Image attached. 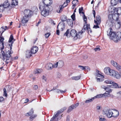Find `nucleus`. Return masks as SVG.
<instances>
[{"instance_id": "nucleus-43", "label": "nucleus", "mask_w": 121, "mask_h": 121, "mask_svg": "<svg viewBox=\"0 0 121 121\" xmlns=\"http://www.w3.org/2000/svg\"><path fill=\"white\" fill-rule=\"evenodd\" d=\"M94 99V97H93L92 98L88 100H86L85 101V103H89L91 102H92Z\"/></svg>"}, {"instance_id": "nucleus-57", "label": "nucleus", "mask_w": 121, "mask_h": 121, "mask_svg": "<svg viewBox=\"0 0 121 121\" xmlns=\"http://www.w3.org/2000/svg\"><path fill=\"white\" fill-rule=\"evenodd\" d=\"M50 34L49 33H48L46 34H45V37L46 38H48L49 36L50 35Z\"/></svg>"}, {"instance_id": "nucleus-56", "label": "nucleus", "mask_w": 121, "mask_h": 121, "mask_svg": "<svg viewBox=\"0 0 121 121\" xmlns=\"http://www.w3.org/2000/svg\"><path fill=\"white\" fill-rule=\"evenodd\" d=\"M5 28H4V27L2 26V27L1 28V29H4V30H2L3 32H2V33H1V34H2V33H3L5 30H6V29L7 28V26H5Z\"/></svg>"}, {"instance_id": "nucleus-54", "label": "nucleus", "mask_w": 121, "mask_h": 121, "mask_svg": "<svg viewBox=\"0 0 121 121\" xmlns=\"http://www.w3.org/2000/svg\"><path fill=\"white\" fill-rule=\"evenodd\" d=\"M84 70H87V71H89L90 70V69L88 67L85 66Z\"/></svg>"}, {"instance_id": "nucleus-2", "label": "nucleus", "mask_w": 121, "mask_h": 121, "mask_svg": "<svg viewBox=\"0 0 121 121\" xmlns=\"http://www.w3.org/2000/svg\"><path fill=\"white\" fill-rule=\"evenodd\" d=\"M111 28H110L107 31V35L110 36V38L112 39L115 42H117L121 40V32H119L116 34L115 33L112 31Z\"/></svg>"}, {"instance_id": "nucleus-42", "label": "nucleus", "mask_w": 121, "mask_h": 121, "mask_svg": "<svg viewBox=\"0 0 121 121\" xmlns=\"http://www.w3.org/2000/svg\"><path fill=\"white\" fill-rule=\"evenodd\" d=\"M3 95L4 96H5L6 97H7V91L6 89L4 88L3 89Z\"/></svg>"}, {"instance_id": "nucleus-10", "label": "nucleus", "mask_w": 121, "mask_h": 121, "mask_svg": "<svg viewBox=\"0 0 121 121\" xmlns=\"http://www.w3.org/2000/svg\"><path fill=\"white\" fill-rule=\"evenodd\" d=\"M70 34L71 36L73 37V39L75 40L77 39L76 35L77 33L75 30H72L70 32Z\"/></svg>"}, {"instance_id": "nucleus-24", "label": "nucleus", "mask_w": 121, "mask_h": 121, "mask_svg": "<svg viewBox=\"0 0 121 121\" xmlns=\"http://www.w3.org/2000/svg\"><path fill=\"white\" fill-rule=\"evenodd\" d=\"M33 113L34 111L33 110L32 108H31L29 112L26 113L25 115L26 116H29L31 115Z\"/></svg>"}, {"instance_id": "nucleus-53", "label": "nucleus", "mask_w": 121, "mask_h": 121, "mask_svg": "<svg viewBox=\"0 0 121 121\" xmlns=\"http://www.w3.org/2000/svg\"><path fill=\"white\" fill-rule=\"evenodd\" d=\"M67 22L69 24H70V25H71V24L72 25L73 24V21L71 19H70Z\"/></svg>"}, {"instance_id": "nucleus-55", "label": "nucleus", "mask_w": 121, "mask_h": 121, "mask_svg": "<svg viewBox=\"0 0 121 121\" xmlns=\"http://www.w3.org/2000/svg\"><path fill=\"white\" fill-rule=\"evenodd\" d=\"M57 63V62L56 63L54 64L53 65V68H56L58 67V65Z\"/></svg>"}, {"instance_id": "nucleus-11", "label": "nucleus", "mask_w": 121, "mask_h": 121, "mask_svg": "<svg viewBox=\"0 0 121 121\" xmlns=\"http://www.w3.org/2000/svg\"><path fill=\"white\" fill-rule=\"evenodd\" d=\"M101 19L100 16L99 15H97L96 17V20H94V22L96 24H100L101 22Z\"/></svg>"}, {"instance_id": "nucleus-14", "label": "nucleus", "mask_w": 121, "mask_h": 121, "mask_svg": "<svg viewBox=\"0 0 121 121\" xmlns=\"http://www.w3.org/2000/svg\"><path fill=\"white\" fill-rule=\"evenodd\" d=\"M112 117H116L118 116L119 112L116 110L112 109Z\"/></svg>"}, {"instance_id": "nucleus-35", "label": "nucleus", "mask_w": 121, "mask_h": 121, "mask_svg": "<svg viewBox=\"0 0 121 121\" xmlns=\"http://www.w3.org/2000/svg\"><path fill=\"white\" fill-rule=\"evenodd\" d=\"M109 85L107 86V88H106L105 90L106 91V92H108L109 93H110L112 92V90L109 88H110Z\"/></svg>"}, {"instance_id": "nucleus-16", "label": "nucleus", "mask_w": 121, "mask_h": 121, "mask_svg": "<svg viewBox=\"0 0 121 121\" xmlns=\"http://www.w3.org/2000/svg\"><path fill=\"white\" fill-rule=\"evenodd\" d=\"M84 32V29H82L81 31L79 32L77 34V33L76 36L77 37V39L78 38L80 39L82 37V34Z\"/></svg>"}, {"instance_id": "nucleus-19", "label": "nucleus", "mask_w": 121, "mask_h": 121, "mask_svg": "<svg viewBox=\"0 0 121 121\" xmlns=\"http://www.w3.org/2000/svg\"><path fill=\"white\" fill-rule=\"evenodd\" d=\"M43 3L45 4L46 6H48V7L50 5V3L51 2L50 0H42Z\"/></svg>"}, {"instance_id": "nucleus-22", "label": "nucleus", "mask_w": 121, "mask_h": 121, "mask_svg": "<svg viewBox=\"0 0 121 121\" xmlns=\"http://www.w3.org/2000/svg\"><path fill=\"white\" fill-rule=\"evenodd\" d=\"M46 66L48 70H51L53 68V64L51 63H48L47 64Z\"/></svg>"}, {"instance_id": "nucleus-1", "label": "nucleus", "mask_w": 121, "mask_h": 121, "mask_svg": "<svg viewBox=\"0 0 121 121\" xmlns=\"http://www.w3.org/2000/svg\"><path fill=\"white\" fill-rule=\"evenodd\" d=\"M13 39V36L11 35L9 40V48L8 47L5 48V53L3 51H2L4 49V38L2 37H1L0 39V46H1L0 48L1 53L3 56V59L4 61L5 60V62L7 64L9 63V61H7L11 57V54L13 52L12 50V47L14 42L12 41Z\"/></svg>"}, {"instance_id": "nucleus-47", "label": "nucleus", "mask_w": 121, "mask_h": 121, "mask_svg": "<svg viewBox=\"0 0 121 121\" xmlns=\"http://www.w3.org/2000/svg\"><path fill=\"white\" fill-rule=\"evenodd\" d=\"M66 109V107H64L63 108H62L60 110L58 111L59 112V113H61L63 111H64Z\"/></svg>"}, {"instance_id": "nucleus-32", "label": "nucleus", "mask_w": 121, "mask_h": 121, "mask_svg": "<svg viewBox=\"0 0 121 121\" xmlns=\"http://www.w3.org/2000/svg\"><path fill=\"white\" fill-rule=\"evenodd\" d=\"M103 94H100L97 95H96L94 97V99L96 98H101L104 97Z\"/></svg>"}, {"instance_id": "nucleus-18", "label": "nucleus", "mask_w": 121, "mask_h": 121, "mask_svg": "<svg viewBox=\"0 0 121 121\" xmlns=\"http://www.w3.org/2000/svg\"><path fill=\"white\" fill-rule=\"evenodd\" d=\"M32 53L30 50H28L26 51L25 53V56L26 58H29L32 56Z\"/></svg>"}, {"instance_id": "nucleus-51", "label": "nucleus", "mask_w": 121, "mask_h": 121, "mask_svg": "<svg viewBox=\"0 0 121 121\" xmlns=\"http://www.w3.org/2000/svg\"><path fill=\"white\" fill-rule=\"evenodd\" d=\"M99 120L100 121H105L106 119L104 118L100 117V116L99 117Z\"/></svg>"}, {"instance_id": "nucleus-33", "label": "nucleus", "mask_w": 121, "mask_h": 121, "mask_svg": "<svg viewBox=\"0 0 121 121\" xmlns=\"http://www.w3.org/2000/svg\"><path fill=\"white\" fill-rule=\"evenodd\" d=\"M96 73L95 74V75L97 77H101L102 78H104V77L102 75H101L99 73V71L97 70H96Z\"/></svg>"}, {"instance_id": "nucleus-62", "label": "nucleus", "mask_w": 121, "mask_h": 121, "mask_svg": "<svg viewBox=\"0 0 121 121\" xmlns=\"http://www.w3.org/2000/svg\"><path fill=\"white\" fill-rule=\"evenodd\" d=\"M83 18L84 21L85 22H86L87 20V17L84 14L83 16Z\"/></svg>"}, {"instance_id": "nucleus-26", "label": "nucleus", "mask_w": 121, "mask_h": 121, "mask_svg": "<svg viewBox=\"0 0 121 121\" xmlns=\"http://www.w3.org/2000/svg\"><path fill=\"white\" fill-rule=\"evenodd\" d=\"M121 22L118 20L117 21L116 23H115V26L116 28L117 29L119 28L121 26Z\"/></svg>"}, {"instance_id": "nucleus-60", "label": "nucleus", "mask_w": 121, "mask_h": 121, "mask_svg": "<svg viewBox=\"0 0 121 121\" xmlns=\"http://www.w3.org/2000/svg\"><path fill=\"white\" fill-rule=\"evenodd\" d=\"M98 25L96 24V25H94L93 27V28L97 29V28H99V26Z\"/></svg>"}, {"instance_id": "nucleus-4", "label": "nucleus", "mask_w": 121, "mask_h": 121, "mask_svg": "<svg viewBox=\"0 0 121 121\" xmlns=\"http://www.w3.org/2000/svg\"><path fill=\"white\" fill-rule=\"evenodd\" d=\"M108 18L109 19H112L117 21L119 18V15L113 11H111V13L109 14Z\"/></svg>"}, {"instance_id": "nucleus-44", "label": "nucleus", "mask_w": 121, "mask_h": 121, "mask_svg": "<svg viewBox=\"0 0 121 121\" xmlns=\"http://www.w3.org/2000/svg\"><path fill=\"white\" fill-rule=\"evenodd\" d=\"M61 20L63 22L66 21L67 18L66 17L65 15L62 16L61 18Z\"/></svg>"}, {"instance_id": "nucleus-38", "label": "nucleus", "mask_w": 121, "mask_h": 121, "mask_svg": "<svg viewBox=\"0 0 121 121\" xmlns=\"http://www.w3.org/2000/svg\"><path fill=\"white\" fill-rule=\"evenodd\" d=\"M55 93H59L60 92L62 93H64V92L63 91H62L61 90H59L58 89H56L54 91Z\"/></svg>"}, {"instance_id": "nucleus-58", "label": "nucleus", "mask_w": 121, "mask_h": 121, "mask_svg": "<svg viewBox=\"0 0 121 121\" xmlns=\"http://www.w3.org/2000/svg\"><path fill=\"white\" fill-rule=\"evenodd\" d=\"M78 67L80 68V69L81 70H84L85 67L79 65L78 66Z\"/></svg>"}, {"instance_id": "nucleus-7", "label": "nucleus", "mask_w": 121, "mask_h": 121, "mask_svg": "<svg viewBox=\"0 0 121 121\" xmlns=\"http://www.w3.org/2000/svg\"><path fill=\"white\" fill-rule=\"evenodd\" d=\"M29 18V17L25 16L22 17L21 18V22L22 25L24 26L25 24L28 22Z\"/></svg>"}, {"instance_id": "nucleus-39", "label": "nucleus", "mask_w": 121, "mask_h": 121, "mask_svg": "<svg viewBox=\"0 0 121 121\" xmlns=\"http://www.w3.org/2000/svg\"><path fill=\"white\" fill-rule=\"evenodd\" d=\"M114 77H115L117 79H118L120 78V75L117 72H116V74Z\"/></svg>"}, {"instance_id": "nucleus-28", "label": "nucleus", "mask_w": 121, "mask_h": 121, "mask_svg": "<svg viewBox=\"0 0 121 121\" xmlns=\"http://www.w3.org/2000/svg\"><path fill=\"white\" fill-rule=\"evenodd\" d=\"M116 72L114 70L111 69L109 74L111 76L114 77L116 74Z\"/></svg>"}, {"instance_id": "nucleus-17", "label": "nucleus", "mask_w": 121, "mask_h": 121, "mask_svg": "<svg viewBox=\"0 0 121 121\" xmlns=\"http://www.w3.org/2000/svg\"><path fill=\"white\" fill-rule=\"evenodd\" d=\"M113 20L112 19L108 18V19L107 21L106 24L109 26H112L114 23Z\"/></svg>"}, {"instance_id": "nucleus-41", "label": "nucleus", "mask_w": 121, "mask_h": 121, "mask_svg": "<svg viewBox=\"0 0 121 121\" xmlns=\"http://www.w3.org/2000/svg\"><path fill=\"white\" fill-rule=\"evenodd\" d=\"M37 115L36 114L33 115L31 116L30 117V120L32 121L36 117Z\"/></svg>"}, {"instance_id": "nucleus-29", "label": "nucleus", "mask_w": 121, "mask_h": 121, "mask_svg": "<svg viewBox=\"0 0 121 121\" xmlns=\"http://www.w3.org/2000/svg\"><path fill=\"white\" fill-rule=\"evenodd\" d=\"M111 70L110 69L109 67L105 68L104 69V73L107 74H109V72Z\"/></svg>"}, {"instance_id": "nucleus-61", "label": "nucleus", "mask_w": 121, "mask_h": 121, "mask_svg": "<svg viewBox=\"0 0 121 121\" xmlns=\"http://www.w3.org/2000/svg\"><path fill=\"white\" fill-rule=\"evenodd\" d=\"M38 88V86L37 85H35L33 87V89L35 90H37Z\"/></svg>"}, {"instance_id": "nucleus-59", "label": "nucleus", "mask_w": 121, "mask_h": 121, "mask_svg": "<svg viewBox=\"0 0 121 121\" xmlns=\"http://www.w3.org/2000/svg\"><path fill=\"white\" fill-rule=\"evenodd\" d=\"M71 17L73 21H74L75 20V15H72L71 16Z\"/></svg>"}, {"instance_id": "nucleus-37", "label": "nucleus", "mask_w": 121, "mask_h": 121, "mask_svg": "<svg viewBox=\"0 0 121 121\" xmlns=\"http://www.w3.org/2000/svg\"><path fill=\"white\" fill-rule=\"evenodd\" d=\"M72 4L73 6H76L78 4V1L77 0H74L72 2Z\"/></svg>"}, {"instance_id": "nucleus-31", "label": "nucleus", "mask_w": 121, "mask_h": 121, "mask_svg": "<svg viewBox=\"0 0 121 121\" xmlns=\"http://www.w3.org/2000/svg\"><path fill=\"white\" fill-rule=\"evenodd\" d=\"M86 24V26L85 25L84 26V30H88L89 28H90V25L89 24H87V23L86 22L85 23V24Z\"/></svg>"}, {"instance_id": "nucleus-13", "label": "nucleus", "mask_w": 121, "mask_h": 121, "mask_svg": "<svg viewBox=\"0 0 121 121\" xmlns=\"http://www.w3.org/2000/svg\"><path fill=\"white\" fill-rule=\"evenodd\" d=\"M112 82L113 83H111L112 84L111 85H109L110 87L111 88H121L120 86H118L117 84L115 83L114 81H112Z\"/></svg>"}, {"instance_id": "nucleus-27", "label": "nucleus", "mask_w": 121, "mask_h": 121, "mask_svg": "<svg viewBox=\"0 0 121 121\" xmlns=\"http://www.w3.org/2000/svg\"><path fill=\"white\" fill-rule=\"evenodd\" d=\"M18 4V1L17 0H12L11 3V5L13 7Z\"/></svg>"}, {"instance_id": "nucleus-40", "label": "nucleus", "mask_w": 121, "mask_h": 121, "mask_svg": "<svg viewBox=\"0 0 121 121\" xmlns=\"http://www.w3.org/2000/svg\"><path fill=\"white\" fill-rule=\"evenodd\" d=\"M111 63L115 67L118 64L117 62L113 60H111Z\"/></svg>"}, {"instance_id": "nucleus-49", "label": "nucleus", "mask_w": 121, "mask_h": 121, "mask_svg": "<svg viewBox=\"0 0 121 121\" xmlns=\"http://www.w3.org/2000/svg\"><path fill=\"white\" fill-rule=\"evenodd\" d=\"M60 113H59V112L58 111L57 112H56L54 114V116L56 117H59V116L60 115L59 114H60Z\"/></svg>"}, {"instance_id": "nucleus-15", "label": "nucleus", "mask_w": 121, "mask_h": 121, "mask_svg": "<svg viewBox=\"0 0 121 121\" xmlns=\"http://www.w3.org/2000/svg\"><path fill=\"white\" fill-rule=\"evenodd\" d=\"M113 11L118 14L119 15L121 14V8H114L113 9Z\"/></svg>"}, {"instance_id": "nucleus-9", "label": "nucleus", "mask_w": 121, "mask_h": 121, "mask_svg": "<svg viewBox=\"0 0 121 121\" xmlns=\"http://www.w3.org/2000/svg\"><path fill=\"white\" fill-rule=\"evenodd\" d=\"M65 24L63 22H60L58 25L57 27V29H59L61 31H63L65 28Z\"/></svg>"}, {"instance_id": "nucleus-63", "label": "nucleus", "mask_w": 121, "mask_h": 121, "mask_svg": "<svg viewBox=\"0 0 121 121\" xmlns=\"http://www.w3.org/2000/svg\"><path fill=\"white\" fill-rule=\"evenodd\" d=\"M88 57L86 55H84L83 56V58L84 59H86Z\"/></svg>"}, {"instance_id": "nucleus-50", "label": "nucleus", "mask_w": 121, "mask_h": 121, "mask_svg": "<svg viewBox=\"0 0 121 121\" xmlns=\"http://www.w3.org/2000/svg\"><path fill=\"white\" fill-rule=\"evenodd\" d=\"M83 8L82 7H81V8H80L79 9V13H82L84 14V13L83 12H82V11L83 10Z\"/></svg>"}, {"instance_id": "nucleus-48", "label": "nucleus", "mask_w": 121, "mask_h": 121, "mask_svg": "<svg viewBox=\"0 0 121 121\" xmlns=\"http://www.w3.org/2000/svg\"><path fill=\"white\" fill-rule=\"evenodd\" d=\"M112 81H111L109 80H107L105 81L104 82L107 84H111V83H113L112 82Z\"/></svg>"}, {"instance_id": "nucleus-5", "label": "nucleus", "mask_w": 121, "mask_h": 121, "mask_svg": "<svg viewBox=\"0 0 121 121\" xmlns=\"http://www.w3.org/2000/svg\"><path fill=\"white\" fill-rule=\"evenodd\" d=\"M112 109H109L104 110L103 111V113L104 115H105L107 117L110 118L112 116Z\"/></svg>"}, {"instance_id": "nucleus-20", "label": "nucleus", "mask_w": 121, "mask_h": 121, "mask_svg": "<svg viewBox=\"0 0 121 121\" xmlns=\"http://www.w3.org/2000/svg\"><path fill=\"white\" fill-rule=\"evenodd\" d=\"M58 65V68L62 67L64 65L63 62L62 60L59 61L57 62Z\"/></svg>"}, {"instance_id": "nucleus-12", "label": "nucleus", "mask_w": 121, "mask_h": 121, "mask_svg": "<svg viewBox=\"0 0 121 121\" xmlns=\"http://www.w3.org/2000/svg\"><path fill=\"white\" fill-rule=\"evenodd\" d=\"M38 48L37 47L34 46L32 48L30 51L32 54H35L38 51Z\"/></svg>"}, {"instance_id": "nucleus-21", "label": "nucleus", "mask_w": 121, "mask_h": 121, "mask_svg": "<svg viewBox=\"0 0 121 121\" xmlns=\"http://www.w3.org/2000/svg\"><path fill=\"white\" fill-rule=\"evenodd\" d=\"M9 5L10 4L8 3V1L7 0L4 2L3 3V7L4 8H5L9 7Z\"/></svg>"}, {"instance_id": "nucleus-23", "label": "nucleus", "mask_w": 121, "mask_h": 121, "mask_svg": "<svg viewBox=\"0 0 121 121\" xmlns=\"http://www.w3.org/2000/svg\"><path fill=\"white\" fill-rule=\"evenodd\" d=\"M67 4L66 3V4L65 5H62L61 6H60H60L59 7V8H60V9L57 10V12L59 13H61L62 11V9H63V8L64 7L66 6L67 5Z\"/></svg>"}, {"instance_id": "nucleus-25", "label": "nucleus", "mask_w": 121, "mask_h": 121, "mask_svg": "<svg viewBox=\"0 0 121 121\" xmlns=\"http://www.w3.org/2000/svg\"><path fill=\"white\" fill-rule=\"evenodd\" d=\"M118 0H111V4L112 6L116 5L117 4L118 2Z\"/></svg>"}, {"instance_id": "nucleus-34", "label": "nucleus", "mask_w": 121, "mask_h": 121, "mask_svg": "<svg viewBox=\"0 0 121 121\" xmlns=\"http://www.w3.org/2000/svg\"><path fill=\"white\" fill-rule=\"evenodd\" d=\"M59 117L54 116L53 117L54 118V121H57L58 120L61 118L62 117V116L61 115H59Z\"/></svg>"}, {"instance_id": "nucleus-6", "label": "nucleus", "mask_w": 121, "mask_h": 121, "mask_svg": "<svg viewBox=\"0 0 121 121\" xmlns=\"http://www.w3.org/2000/svg\"><path fill=\"white\" fill-rule=\"evenodd\" d=\"M24 13L25 16L29 18L32 15L33 12L31 10L27 9L24 10Z\"/></svg>"}, {"instance_id": "nucleus-3", "label": "nucleus", "mask_w": 121, "mask_h": 121, "mask_svg": "<svg viewBox=\"0 0 121 121\" xmlns=\"http://www.w3.org/2000/svg\"><path fill=\"white\" fill-rule=\"evenodd\" d=\"M39 8L41 10V14L42 16L45 17L48 15L49 9L48 6H46L43 3H40L39 5Z\"/></svg>"}, {"instance_id": "nucleus-64", "label": "nucleus", "mask_w": 121, "mask_h": 121, "mask_svg": "<svg viewBox=\"0 0 121 121\" xmlns=\"http://www.w3.org/2000/svg\"><path fill=\"white\" fill-rule=\"evenodd\" d=\"M94 50L96 52L97 51H99L100 50V49L99 48H94Z\"/></svg>"}, {"instance_id": "nucleus-45", "label": "nucleus", "mask_w": 121, "mask_h": 121, "mask_svg": "<svg viewBox=\"0 0 121 121\" xmlns=\"http://www.w3.org/2000/svg\"><path fill=\"white\" fill-rule=\"evenodd\" d=\"M110 93L106 92V91L105 93L104 94H103L104 95H103V96L105 97H108L110 96V95L109 94Z\"/></svg>"}, {"instance_id": "nucleus-30", "label": "nucleus", "mask_w": 121, "mask_h": 121, "mask_svg": "<svg viewBox=\"0 0 121 121\" xmlns=\"http://www.w3.org/2000/svg\"><path fill=\"white\" fill-rule=\"evenodd\" d=\"M81 77V76L79 75L76 76H73L71 77L72 79L75 80H78Z\"/></svg>"}, {"instance_id": "nucleus-8", "label": "nucleus", "mask_w": 121, "mask_h": 121, "mask_svg": "<svg viewBox=\"0 0 121 121\" xmlns=\"http://www.w3.org/2000/svg\"><path fill=\"white\" fill-rule=\"evenodd\" d=\"M79 103H77L75 104H73L69 106L67 111V112L69 113L73 109L76 108L79 105Z\"/></svg>"}, {"instance_id": "nucleus-36", "label": "nucleus", "mask_w": 121, "mask_h": 121, "mask_svg": "<svg viewBox=\"0 0 121 121\" xmlns=\"http://www.w3.org/2000/svg\"><path fill=\"white\" fill-rule=\"evenodd\" d=\"M43 70L42 69H37L35 71V73L39 74Z\"/></svg>"}, {"instance_id": "nucleus-46", "label": "nucleus", "mask_w": 121, "mask_h": 121, "mask_svg": "<svg viewBox=\"0 0 121 121\" xmlns=\"http://www.w3.org/2000/svg\"><path fill=\"white\" fill-rule=\"evenodd\" d=\"M116 68L117 70L121 71V66L120 65L118 64Z\"/></svg>"}, {"instance_id": "nucleus-52", "label": "nucleus", "mask_w": 121, "mask_h": 121, "mask_svg": "<svg viewBox=\"0 0 121 121\" xmlns=\"http://www.w3.org/2000/svg\"><path fill=\"white\" fill-rule=\"evenodd\" d=\"M69 29H68L67 31L64 34V36H67L69 33Z\"/></svg>"}]
</instances>
